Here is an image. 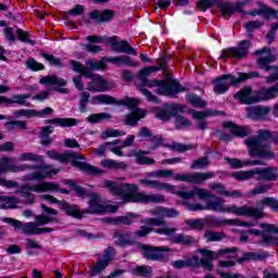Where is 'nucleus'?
I'll return each instance as SVG.
<instances>
[{
  "label": "nucleus",
  "instance_id": "10",
  "mask_svg": "<svg viewBox=\"0 0 278 278\" xmlns=\"http://www.w3.org/2000/svg\"><path fill=\"white\" fill-rule=\"evenodd\" d=\"M237 249H222L218 252H214L212 250L200 249L198 253H200L201 258V266L204 270H213L214 264L212 263L213 260H218L219 257H228V260H236L237 257Z\"/></svg>",
  "mask_w": 278,
  "mask_h": 278
},
{
  "label": "nucleus",
  "instance_id": "48",
  "mask_svg": "<svg viewBox=\"0 0 278 278\" xmlns=\"http://www.w3.org/2000/svg\"><path fill=\"white\" fill-rule=\"evenodd\" d=\"M53 110L51 108H46L43 111L39 113L34 110H22L20 111V116H27V118H31V116H45V114H51Z\"/></svg>",
  "mask_w": 278,
  "mask_h": 278
},
{
  "label": "nucleus",
  "instance_id": "34",
  "mask_svg": "<svg viewBox=\"0 0 278 278\" xmlns=\"http://www.w3.org/2000/svg\"><path fill=\"white\" fill-rule=\"evenodd\" d=\"M102 222L111 225H132V223H136V215L128 214L126 216L103 218Z\"/></svg>",
  "mask_w": 278,
  "mask_h": 278
},
{
  "label": "nucleus",
  "instance_id": "28",
  "mask_svg": "<svg viewBox=\"0 0 278 278\" xmlns=\"http://www.w3.org/2000/svg\"><path fill=\"white\" fill-rule=\"evenodd\" d=\"M87 90L89 92H105L110 90L108 81L101 77V75H96L93 79L88 84Z\"/></svg>",
  "mask_w": 278,
  "mask_h": 278
},
{
  "label": "nucleus",
  "instance_id": "40",
  "mask_svg": "<svg viewBox=\"0 0 278 278\" xmlns=\"http://www.w3.org/2000/svg\"><path fill=\"white\" fill-rule=\"evenodd\" d=\"M56 127H75V125L79 124V121L76 118H52L47 121Z\"/></svg>",
  "mask_w": 278,
  "mask_h": 278
},
{
  "label": "nucleus",
  "instance_id": "50",
  "mask_svg": "<svg viewBox=\"0 0 278 278\" xmlns=\"http://www.w3.org/2000/svg\"><path fill=\"white\" fill-rule=\"evenodd\" d=\"M123 149L125 148L123 147V143H121V140L109 142V151L118 157H123Z\"/></svg>",
  "mask_w": 278,
  "mask_h": 278
},
{
  "label": "nucleus",
  "instance_id": "49",
  "mask_svg": "<svg viewBox=\"0 0 278 278\" xmlns=\"http://www.w3.org/2000/svg\"><path fill=\"white\" fill-rule=\"evenodd\" d=\"M190 114L195 118V121H201L203 118H206V116H218L223 114V112L218 111H206V112H201V111H190Z\"/></svg>",
  "mask_w": 278,
  "mask_h": 278
},
{
  "label": "nucleus",
  "instance_id": "43",
  "mask_svg": "<svg viewBox=\"0 0 278 278\" xmlns=\"http://www.w3.org/2000/svg\"><path fill=\"white\" fill-rule=\"evenodd\" d=\"M39 84H43V86H66V80L64 78H60L55 75L45 76L39 80Z\"/></svg>",
  "mask_w": 278,
  "mask_h": 278
},
{
  "label": "nucleus",
  "instance_id": "39",
  "mask_svg": "<svg viewBox=\"0 0 278 278\" xmlns=\"http://www.w3.org/2000/svg\"><path fill=\"white\" fill-rule=\"evenodd\" d=\"M270 112L268 106H250L248 109V115L250 118H262V116H266L267 113Z\"/></svg>",
  "mask_w": 278,
  "mask_h": 278
},
{
  "label": "nucleus",
  "instance_id": "5",
  "mask_svg": "<svg viewBox=\"0 0 278 278\" xmlns=\"http://www.w3.org/2000/svg\"><path fill=\"white\" fill-rule=\"evenodd\" d=\"M140 186L143 188H155L156 190H167V192H172V194H177L180 199H201V201H205V199H212V191L203 189L201 187H194L191 191H175V186L166 182H160V180H151L149 178L139 179Z\"/></svg>",
  "mask_w": 278,
  "mask_h": 278
},
{
  "label": "nucleus",
  "instance_id": "17",
  "mask_svg": "<svg viewBox=\"0 0 278 278\" xmlns=\"http://www.w3.org/2000/svg\"><path fill=\"white\" fill-rule=\"evenodd\" d=\"M213 86L215 94H225L230 86H238V77L231 74H224L213 80Z\"/></svg>",
  "mask_w": 278,
  "mask_h": 278
},
{
  "label": "nucleus",
  "instance_id": "54",
  "mask_svg": "<svg viewBox=\"0 0 278 278\" xmlns=\"http://www.w3.org/2000/svg\"><path fill=\"white\" fill-rule=\"evenodd\" d=\"M187 264L190 268H199V266H201V255L199 250L187 258Z\"/></svg>",
  "mask_w": 278,
  "mask_h": 278
},
{
  "label": "nucleus",
  "instance_id": "4",
  "mask_svg": "<svg viewBox=\"0 0 278 278\" xmlns=\"http://www.w3.org/2000/svg\"><path fill=\"white\" fill-rule=\"evenodd\" d=\"M41 210H43V212L48 215L42 214L37 216L36 217L37 224H34V223L23 224L21 220L10 218V217L4 218L3 222L14 227V229H17L18 231H22L23 233H27V235H38V233H47L48 231H53V229L51 228H47V227L38 228V226L49 225V223H53V220H58L56 218L53 217V216H58V211L47 206L46 204H41Z\"/></svg>",
  "mask_w": 278,
  "mask_h": 278
},
{
  "label": "nucleus",
  "instance_id": "6",
  "mask_svg": "<svg viewBox=\"0 0 278 278\" xmlns=\"http://www.w3.org/2000/svg\"><path fill=\"white\" fill-rule=\"evenodd\" d=\"M150 214L157 218L142 220L143 226L135 232L138 238H146V236H149V233L153 231V227H162V225H166L164 218H177V216H179V211L170 207L157 206L152 208Z\"/></svg>",
  "mask_w": 278,
  "mask_h": 278
},
{
  "label": "nucleus",
  "instance_id": "38",
  "mask_svg": "<svg viewBox=\"0 0 278 278\" xmlns=\"http://www.w3.org/2000/svg\"><path fill=\"white\" fill-rule=\"evenodd\" d=\"M226 162L231 166V168H242L243 166H257L262 164L260 161H241L239 159L226 157Z\"/></svg>",
  "mask_w": 278,
  "mask_h": 278
},
{
  "label": "nucleus",
  "instance_id": "60",
  "mask_svg": "<svg viewBox=\"0 0 278 278\" xmlns=\"http://www.w3.org/2000/svg\"><path fill=\"white\" fill-rule=\"evenodd\" d=\"M53 126H46L41 129V144H51V138L49 137V134H52Z\"/></svg>",
  "mask_w": 278,
  "mask_h": 278
},
{
  "label": "nucleus",
  "instance_id": "63",
  "mask_svg": "<svg viewBox=\"0 0 278 278\" xmlns=\"http://www.w3.org/2000/svg\"><path fill=\"white\" fill-rule=\"evenodd\" d=\"M15 33L17 35L18 40H21V42H27L28 45H31V47L36 45V41L29 39V33L21 28H17Z\"/></svg>",
  "mask_w": 278,
  "mask_h": 278
},
{
  "label": "nucleus",
  "instance_id": "8",
  "mask_svg": "<svg viewBox=\"0 0 278 278\" xmlns=\"http://www.w3.org/2000/svg\"><path fill=\"white\" fill-rule=\"evenodd\" d=\"M270 138V132L267 130L260 132L258 137H252L245 140L251 157H274L270 148L266 144V140Z\"/></svg>",
  "mask_w": 278,
  "mask_h": 278
},
{
  "label": "nucleus",
  "instance_id": "41",
  "mask_svg": "<svg viewBox=\"0 0 278 278\" xmlns=\"http://www.w3.org/2000/svg\"><path fill=\"white\" fill-rule=\"evenodd\" d=\"M114 51L116 53H127L128 55H138V52L136 51V49H134V47H130L127 40L118 41Z\"/></svg>",
  "mask_w": 278,
  "mask_h": 278
},
{
  "label": "nucleus",
  "instance_id": "9",
  "mask_svg": "<svg viewBox=\"0 0 278 278\" xmlns=\"http://www.w3.org/2000/svg\"><path fill=\"white\" fill-rule=\"evenodd\" d=\"M254 55H260L256 60V64H258L260 68L263 71H274V74L266 78L267 84H274L278 79V65H269L273 62L277 61V55L273 54L270 48H263L261 50H256Z\"/></svg>",
  "mask_w": 278,
  "mask_h": 278
},
{
  "label": "nucleus",
  "instance_id": "2",
  "mask_svg": "<svg viewBox=\"0 0 278 278\" xmlns=\"http://www.w3.org/2000/svg\"><path fill=\"white\" fill-rule=\"evenodd\" d=\"M189 212H203L210 210L211 212H217L218 214H233L235 216H245L247 218H264V210L243 205L238 206L236 204H225V199H216L208 201L205 205L201 203L186 204Z\"/></svg>",
  "mask_w": 278,
  "mask_h": 278
},
{
  "label": "nucleus",
  "instance_id": "62",
  "mask_svg": "<svg viewBox=\"0 0 278 278\" xmlns=\"http://www.w3.org/2000/svg\"><path fill=\"white\" fill-rule=\"evenodd\" d=\"M187 100L191 105H207V102L203 100L201 97H199L197 93H188Z\"/></svg>",
  "mask_w": 278,
  "mask_h": 278
},
{
  "label": "nucleus",
  "instance_id": "47",
  "mask_svg": "<svg viewBox=\"0 0 278 278\" xmlns=\"http://www.w3.org/2000/svg\"><path fill=\"white\" fill-rule=\"evenodd\" d=\"M206 242H220L225 238V232H216L214 230H206L204 232Z\"/></svg>",
  "mask_w": 278,
  "mask_h": 278
},
{
  "label": "nucleus",
  "instance_id": "22",
  "mask_svg": "<svg viewBox=\"0 0 278 278\" xmlns=\"http://www.w3.org/2000/svg\"><path fill=\"white\" fill-rule=\"evenodd\" d=\"M33 192L42 193V192H61V194H68V190L60 189V185L58 182H48L43 181L37 185H33L29 187Z\"/></svg>",
  "mask_w": 278,
  "mask_h": 278
},
{
  "label": "nucleus",
  "instance_id": "27",
  "mask_svg": "<svg viewBox=\"0 0 278 278\" xmlns=\"http://www.w3.org/2000/svg\"><path fill=\"white\" fill-rule=\"evenodd\" d=\"M25 165H14V159L4 156L0 161V173H21L25 170Z\"/></svg>",
  "mask_w": 278,
  "mask_h": 278
},
{
  "label": "nucleus",
  "instance_id": "61",
  "mask_svg": "<svg viewBox=\"0 0 278 278\" xmlns=\"http://www.w3.org/2000/svg\"><path fill=\"white\" fill-rule=\"evenodd\" d=\"M40 55L43 58V60H47L51 66H62V60H60V58L47 52H41Z\"/></svg>",
  "mask_w": 278,
  "mask_h": 278
},
{
  "label": "nucleus",
  "instance_id": "29",
  "mask_svg": "<svg viewBox=\"0 0 278 278\" xmlns=\"http://www.w3.org/2000/svg\"><path fill=\"white\" fill-rule=\"evenodd\" d=\"M244 5H247L245 2H237L236 4L231 2H226L219 3L218 8L224 15L228 14V16H231L236 14V12H242V8H244Z\"/></svg>",
  "mask_w": 278,
  "mask_h": 278
},
{
  "label": "nucleus",
  "instance_id": "13",
  "mask_svg": "<svg viewBox=\"0 0 278 278\" xmlns=\"http://www.w3.org/2000/svg\"><path fill=\"white\" fill-rule=\"evenodd\" d=\"M155 233H159L160 236H166L169 238V241L173 242V244H181L182 247H192V244H197V239L189 235L177 233L176 227L164 226L157 228Z\"/></svg>",
  "mask_w": 278,
  "mask_h": 278
},
{
  "label": "nucleus",
  "instance_id": "51",
  "mask_svg": "<svg viewBox=\"0 0 278 278\" xmlns=\"http://www.w3.org/2000/svg\"><path fill=\"white\" fill-rule=\"evenodd\" d=\"M105 58H103L100 62L87 60L85 62V66L87 71H99L100 68H105Z\"/></svg>",
  "mask_w": 278,
  "mask_h": 278
},
{
  "label": "nucleus",
  "instance_id": "46",
  "mask_svg": "<svg viewBox=\"0 0 278 278\" xmlns=\"http://www.w3.org/2000/svg\"><path fill=\"white\" fill-rule=\"evenodd\" d=\"M20 203L18 199L12 197H0V207L2 210H13Z\"/></svg>",
  "mask_w": 278,
  "mask_h": 278
},
{
  "label": "nucleus",
  "instance_id": "64",
  "mask_svg": "<svg viewBox=\"0 0 278 278\" xmlns=\"http://www.w3.org/2000/svg\"><path fill=\"white\" fill-rule=\"evenodd\" d=\"M186 225L190 227V229L201 230L205 227V222L203 219H187Z\"/></svg>",
  "mask_w": 278,
  "mask_h": 278
},
{
  "label": "nucleus",
  "instance_id": "58",
  "mask_svg": "<svg viewBox=\"0 0 278 278\" xmlns=\"http://www.w3.org/2000/svg\"><path fill=\"white\" fill-rule=\"evenodd\" d=\"M153 269L150 266H137L132 269V275H138L139 277H150Z\"/></svg>",
  "mask_w": 278,
  "mask_h": 278
},
{
  "label": "nucleus",
  "instance_id": "59",
  "mask_svg": "<svg viewBox=\"0 0 278 278\" xmlns=\"http://www.w3.org/2000/svg\"><path fill=\"white\" fill-rule=\"evenodd\" d=\"M262 16H264L266 21H270V18H278V11L266 5H262Z\"/></svg>",
  "mask_w": 278,
  "mask_h": 278
},
{
  "label": "nucleus",
  "instance_id": "7",
  "mask_svg": "<svg viewBox=\"0 0 278 278\" xmlns=\"http://www.w3.org/2000/svg\"><path fill=\"white\" fill-rule=\"evenodd\" d=\"M278 96V84L269 88H261L253 91V87L245 86L239 90L233 97L239 99L240 103L253 105V103H262V101H270Z\"/></svg>",
  "mask_w": 278,
  "mask_h": 278
},
{
  "label": "nucleus",
  "instance_id": "26",
  "mask_svg": "<svg viewBox=\"0 0 278 278\" xmlns=\"http://www.w3.org/2000/svg\"><path fill=\"white\" fill-rule=\"evenodd\" d=\"M254 176L256 181H270L278 177L277 168H254Z\"/></svg>",
  "mask_w": 278,
  "mask_h": 278
},
{
  "label": "nucleus",
  "instance_id": "3",
  "mask_svg": "<svg viewBox=\"0 0 278 278\" xmlns=\"http://www.w3.org/2000/svg\"><path fill=\"white\" fill-rule=\"evenodd\" d=\"M103 188H108L114 197H121L124 203L131 201L132 203H165L164 194L147 192H138V185H117L112 180H104Z\"/></svg>",
  "mask_w": 278,
  "mask_h": 278
},
{
  "label": "nucleus",
  "instance_id": "53",
  "mask_svg": "<svg viewBox=\"0 0 278 278\" xmlns=\"http://www.w3.org/2000/svg\"><path fill=\"white\" fill-rule=\"evenodd\" d=\"M207 166H210V159L205 156V157L195 160L190 165V168L191 170H201V168H207Z\"/></svg>",
  "mask_w": 278,
  "mask_h": 278
},
{
  "label": "nucleus",
  "instance_id": "23",
  "mask_svg": "<svg viewBox=\"0 0 278 278\" xmlns=\"http://www.w3.org/2000/svg\"><path fill=\"white\" fill-rule=\"evenodd\" d=\"M116 16V12L113 10H94L89 13V18L94 21L98 25H103V23H110L112 18Z\"/></svg>",
  "mask_w": 278,
  "mask_h": 278
},
{
  "label": "nucleus",
  "instance_id": "16",
  "mask_svg": "<svg viewBox=\"0 0 278 278\" xmlns=\"http://www.w3.org/2000/svg\"><path fill=\"white\" fill-rule=\"evenodd\" d=\"M92 103H100L104 105H139L142 103L140 99L125 97L122 100L108 94H100L92 98Z\"/></svg>",
  "mask_w": 278,
  "mask_h": 278
},
{
  "label": "nucleus",
  "instance_id": "32",
  "mask_svg": "<svg viewBox=\"0 0 278 278\" xmlns=\"http://www.w3.org/2000/svg\"><path fill=\"white\" fill-rule=\"evenodd\" d=\"M224 127L225 129H229L233 136H239V138H244V136L251 134V128L247 126H238L231 122H225Z\"/></svg>",
  "mask_w": 278,
  "mask_h": 278
},
{
  "label": "nucleus",
  "instance_id": "20",
  "mask_svg": "<svg viewBox=\"0 0 278 278\" xmlns=\"http://www.w3.org/2000/svg\"><path fill=\"white\" fill-rule=\"evenodd\" d=\"M142 255L143 257H147V260H156L162 261L164 260V253H168L173 251L168 247H151V245H143L141 247Z\"/></svg>",
  "mask_w": 278,
  "mask_h": 278
},
{
  "label": "nucleus",
  "instance_id": "31",
  "mask_svg": "<svg viewBox=\"0 0 278 278\" xmlns=\"http://www.w3.org/2000/svg\"><path fill=\"white\" fill-rule=\"evenodd\" d=\"M72 166H76V168H79L83 173H87V175H103L104 173L103 169L86 162L74 161Z\"/></svg>",
  "mask_w": 278,
  "mask_h": 278
},
{
  "label": "nucleus",
  "instance_id": "56",
  "mask_svg": "<svg viewBox=\"0 0 278 278\" xmlns=\"http://www.w3.org/2000/svg\"><path fill=\"white\" fill-rule=\"evenodd\" d=\"M42 156L34 154L31 152L22 153L18 156V162H41Z\"/></svg>",
  "mask_w": 278,
  "mask_h": 278
},
{
  "label": "nucleus",
  "instance_id": "44",
  "mask_svg": "<svg viewBox=\"0 0 278 278\" xmlns=\"http://www.w3.org/2000/svg\"><path fill=\"white\" fill-rule=\"evenodd\" d=\"M230 177H233V179H237L239 181H247L249 179H255V169L235 172V173L230 174Z\"/></svg>",
  "mask_w": 278,
  "mask_h": 278
},
{
  "label": "nucleus",
  "instance_id": "45",
  "mask_svg": "<svg viewBox=\"0 0 278 278\" xmlns=\"http://www.w3.org/2000/svg\"><path fill=\"white\" fill-rule=\"evenodd\" d=\"M130 155H132L134 157H136V162L137 164H155V161L153 159H150L149 156H147V152H138L136 150H134Z\"/></svg>",
  "mask_w": 278,
  "mask_h": 278
},
{
  "label": "nucleus",
  "instance_id": "25",
  "mask_svg": "<svg viewBox=\"0 0 278 278\" xmlns=\"http://www.w3.org/2000/svg\"><path fill=\"white\" fill-rule=\"evenodd\" d=\"M50 160H58L59 162H68L71 160H86V156L81 155L77 152H65L64 154H60L56 151H47L46 152Z\"/></svg>",
  "mask_w": 278,
  "mask_h": 278
},
{
  "label": "nucleus",
  "instance_id": "55",
  "mask_svg": "<svg viewBox=\"0 0 278 278\" xmlns=\"http://www.w3.org/2000/svg\"><path fill=\"white\" fill-rule=\"evenodd\" d=\"M110 118H112V115L109 113H98L89 115L87 121L89 123H101V121H110Z\"/></svg>",
  "mask_w": 278,
  "mask_h": 278
},
{
  "label": "nucleus",
  "instance_id": "30",
  "mask_svg": "<svg viewBox=\"0 0 278 278\" xmlns=\"http://www.w3.org/2000/svg\"><path fill=\"white\" fill-rule=\"evenodd\" d=\"M60 210H64L67 216H73L74 218H83V212L79 210L78 205H70L66 201L56 202Z\"/></svg>",
  "mask_w": 278,
  "mask_h": 278
},
{
  "label": "nucleus",
  "instance_id": "19",
  "mask_svg": "<svg viewBox=\"0 0 278 278\" xmlns=\"http://www.w3.org/2000/svg\"><path fill=\"white\" fill-rule=\"evenodd\" d=\"M60 173V168L51 169L49 165L37 167L31 174L24 177V181H42V179H48V177H55Z\"/></svg>",
  "mask_w": 278,
  "mask_h": 278
},
{
  "label": "nucleus",
  "instance_id": "14",
  "mask_svg": "<svg viewBox=\"0 0 278 278\" xmlns=\"http://www.w3.org/2000/svg\"><path fill=\"white\" fill-rule=\"evenodd\" d=\"M216 174L214 172L206 173H193V174H173V179L175 181H186L187 184H194L195 186H201L205 184L208 179H213Z\"/></svg>",
  "mask_w": 278,
  "mask_h": 278
},
{
  "label": "nucleus",
  "instance_id": "11",
  "mask_svg": "<svg viewBox=\"0 0 278 278\" xmlns=\"http://www.w3.org/2000/svg\"><path fill=\"white\" fill-rule=\"evenodd\" d=\"M153 112L155 113V116L160 121H169L172 116L176 117L175 125L177 129H186V127H190V122L186 119L182 114L184 106H163V108H155L153 109Z\"/></svg>",
  "mask_w": 278,
  "mask_h": 278
},
{
  "label": "nucleus",
  "instance_id": "37",
  "mask_svg": "<svg viewBox=\"0 0 278 278\" xmlns=\"http://www.w3.org/2000/svg\"><path fill=\"white\" fill-rule=\"evenodd\" d=\"M29 94L13 96L12 99L0 96V105H12L13 103H18L20 105H25V99H29Z\"/></svg>",
  "mask_w": 278,
  "mask_h": 278
},
{
  "label": "nucleus",
  "instance_id": "1",
  "mask_svg": "<svg viewBox=\"0 0 278 278\" xmlns=\"http://www.w3.org/2000/svg\"><path fill=\"white\" fill-rule=\"evenodd\" d=\"M170 60V58L163 55L161 58L162 65L161 66H149L140 70L138 73V78L142 81L143 86L147 88H156V94H161L163 97H177L179 92H186L188 88L181 86L179 80L174 78H168L166 83L164 80H149L151 73H155V71H163L166 68V64Z\"/></svg>",
  "mask_w": 278,
  "mask_h": 278
},
{
  "label": "nucleus",
  "instance_id": "57",
  "mask_svg": "<svg viewBox=\"0 0 278 278\" xmlns=\"http://www.w3.org/2000/svg\"><path fill=\"white\" fill-rule=\"evenodd\" d=\"M121 136H125V131L109 128L101 132L102 140H106V138H118Z\"/></svg>",
  "mask_w": 278,
  "mask_h": 278
},
{
  "label": "nucleus",
  "instance_id": "21",
  "mask_svg": "<svg viewBox=\"0 0 278 278\" xmlns=\"http://www.w3.org/2000/svg\"><path fill=\"white\" fill-rule=\"evenodd\" d=\"M128 114L125 118V124L130 127H136L138 125V121L144 118L147 116V110L138 108V105H128Z\"/></svg>",
  "mask_w": 278,
  "mask_h": 278
},
{
  "label": "nucleus",
  "instance_id": "33",
  "mask_svg": "<svg viewBox=\"0 0 278 278\" xmlns=\"http://www.w3.org/2000/svg\"><path fill=\"white\" fill-rule=\"evenodd\" d=\"M87 40L89 43L83 45L85 51L88 53H100V51H103L101 46L94 45V42H103V38L99 36H88Z\"/></svg>",
  "mask_w": 278,
  "mask_h": 278
},
{
  "label": "nucleus",
  "instance_id": "36",
  "mask_svg": "<svg viewBox=\"0 0 278 278\" xmlns=\"http://www.w3.org/2000/svg\"><path fill=\"white\" fill-rule=\"evenodd\" d=\"M105 62H111L112 64H117L118 66H138V63L127 55L105 58Z\"/></svg>",
  "mask_w": 278,
  "mask_h": 278
},
{
  "label": "nucleus",
  "instance_id": "12",
  "mask_svg": "<svg viewBox=\"0 0 278 278\" xmlns=\"http://www.w3.org/2000/svg\"><path fill=\"white\" fill-rule=\"evenodd\" d=\"M83 214H114L118 212V206L108 203L105 198H101L99 193L90 195L89 205Z\"/></svg>",
  "mask_w": 278,
  "mask_h": 278
},
{
  "label": "nucleus",
  "instance_id": "24",
  "mask_svg": "<svg viewBox=\"0 0 278 278\" xmlns=\"http://www.w3.org/2000/svg\"><path fill=\"white\" fill-rule=\"evenodd\" d=\"M114 255H116V251H114V249L112 248H108L104 251V258L102 261H99L96 265L91 267V275L94 276L99 275V273H102L103 269L108 266V264H110V262L114 260Z\"/></svg>",
  "mask_w": 278,
  "mask_h": 278
},
{
  "label": "nucleus",
  "instance_id": "35",
  "mask_svg": "<svg viewBox=\"0 0 278 278\" xmlns=\"http://www.w3.org/2000/svg\"><path fill=\"white\" fill-rule=\"evenodd\" d=\"M100 166H102V168H109L110 170H125L127 163L112 159H103L100 162Z\"/></svg>",
  "mask_w": 278,
  "mask_h": 278
},
{
  "label": "nucleus",
  "instance_id": "52",
  "mask_svg": "<svg viewBox=\"0 0 278 278\" xmlns=\"http://www.w3.org/2000/svg\"><path fill=\"white\" fill-rule=\"evenodd\" d=\"M258 205L262 207H271V210L278 212V201L275 198H264L258 201Z\"/></svg>",
  "mask_w": 278,
  "mask_h": 278
},
{
  "label": "nucleus",
  "instance_id": "42",
  "mask_svg": "<svg viewBox=\"0 0 278 278\" xmlns=\"http://www.w3.org/2000/svg\"><path fill=\"white\" fill-rule=\"evenodd\" d=\"M37 184H34V186H36ZM33 185H26L22 187V197L25 199V205H33V203H36V195L33 194L31 192H34L30 188Z\"/></svg>",
  "mask_w": 278,
  "mask_h": 278
},
{
  "label": "nucleus",
  "instance_id": "15",
  "mask_svg": "<svg viewBox=\"0 0 278 278\" xmlns=\"http://www.w3.org/2000/svg\"><path fill=\"white\" fill-rule=\"evenodd\" d=\"M260 229H249L248 233L252 236H261L265 242H274L278 244V231L277 226L270 224H258Z\"/></svg>",
  "mask_w": 278,
  "mask_h": 278
},
{
  "label": "nucleus",
  "instance_id": "18",
  "mask_svg": "<svg viewBox=\"0 0 278 278\" xmlns=\"http://www.w3.org/2000/svg\"><path fill=\"white\" fill-rule=\"evenodd\" d=\"M250 47H251V42L249 40H242L239 42L237 47L224 49L222 51L220 59L229 60V55H232V58L242 60V58H247V55H249Z\"/></svg>",
  "mask_w": 278,
  "mask_h": 278
}]
</instances>
